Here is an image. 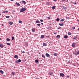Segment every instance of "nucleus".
<instances>
[{"instance_id":"f257e3e1","label":"nucleus","mask_w":79,"mask_h":79,"mask_svg":"<svg viewBox=\"0 0 79 79\" xmlns=\"http://www.w3.org/2000/svg\"><path fill=\"white\" fill-rule=\"evenodd\" d=\"M26 8H23L20 9V12L22 13L23 12H24V11H26Z\"/></svg>"},{"instance_id":"f03ea898","label":"nucleus","mask_w":79,"mask_h":79,"mask_svg":"<svg viewBox=\"0 0 79 79\" xmlns=\"http://www.w3.org/2000/svg\"><path fill=\"white\" fill-rule=\"evenodd\" d=\"M60 76H61V77H64V75L63 73H60Z\"/></svg>"},{"instance_id":"7ed1b4c3","label":"nucleus","mask_w":79,"mask_h":79,"mask_svg":"<svg viewBox=\"0 0 79 79\" xmlns=\"http://www.w3.org/2000/svg\"><path fill=\"white\" fill-rule=\"evenodd\" d=\"M46 56L47 57H50V54H49L47 53L46 54Z\"/></svg>"},{"instance_id":"20e7f679","label":"nucleus","mask_w":79,"mask_h":79,"mask_svg":"<svg viewBox=\"0 0 79 79\" xmlns=\"http://www.w3.org/2000/svg\"><path fill=\"white\" fill-rule=\"evenodd\" d=\"M15 58H17V59H18V56L16 55H15L14 56Z\"/></svg>"},{"instance_id":"39448f33","label":"nucleus","mask_w":79,"mask_h":79,"mask_svg":"<svg viewBox=\"0 0 79 79\" xmlns=\"http://www.w3.org/2000/svg\"><path fill=\"white\" fill-rule=\"evenodd\" d=\"M47 44H46V43H44L43 44V46L44 47H45V46H47Z\"/></svg>"},{"instance_id":"423d86ee","label":"nucleus","mask_w":79,"mask_h":79,"mask_svg":"<svg viewBox=\"0 0 79 79\" xmlns=\"http://www.w3.org/2000/svg\"><path fill=\"white\" fill-rule=\"evenodd\" d=\"M16 5H17V6H20V4H19V3L18 2H16Z\"/></svg>"},{"instance_id":"0eeeda50","label":"nucleus","mask_w":79,"mask_h":79,"mask_svg":"<svg viewBox=\"0 0 79 79\" xmlns=\"http://www.w3.org/2000/svg\"><path fill=\"white\" fill-rule=\"evenodd\" d=\"M0 47L1 48H3V44H0Z\"/></svg>"},{"instance_id":"6e6552de","label":"nucleus","mask_w":79,"mask_h":79,"mask_svg":"<svg viewBox=\"0 0 79 79\" xmlns=\"http://www.w3.org/2000/svg\"><path fill=\"white\" fill-rule=\"evenodd\" d=\"M64 39H67V38H68V36L66 35H65L64 36Z\"/></svg>"},{"instance_id":"1a4fd4ad","label":"nucleus","mask_w":79,"mask_h":79,"mask_svg":"<svg viewBox=\"0 0 79 79\" xmlns=\"http://www.w3.org/2000/svg\"><path fill=\"white\" fill-rule=\"evenodd\" d=\"M44 35H42L41 36V38L42 39H44Z\"/></svg>"},{"instance_id":"9d476101","label":"nucleus","mask_w":79,"mask_h":79,"mask_svg":"<svg viewBox=\"0 0 79 79\" xmlns=\"http://www.w3.org/2000/svg\"><path fill=\"white\" fill-rule=\"evenodd\" d=\"M56 37L57 38H60V35H58L56 36Z\"/></svg>"},{"instance_id":"9b49d317","label":"nucleus","mask_w":79,"mask_h":79,"mask_svg":"<svg viewBox=\"0 0 79 79\" xmlns=\"http://www.w3.org/2000/svg\"><path fill=\"white\" fill-rule=\"evenodd\" d=\"M72 46L73 47H75V43H73L72 44Z\"/></svg>"},{"instance_id":"f8f14e48","label":"nucleus","mask_w":79,"mask_h":79,"mask_svg":"<svg viewBox=\"0 0 79 79\" xmlns=\"http://www.w3.org/2000/svg\"><path fill=\"white\" fill-rule=\"evenodd\" d=\"M48 74L50 75V76H52V74H53V73H50V72H49Z\"/></svg>"},{"instance_id":"ddd939ff","label":"nucleus","mask_w":79,"mask_h":79,"mask_svg":"<svg viewBox=\"0 0 79 79\" xmlns=\"http://www.w3.org/2000/svg\"><path fill=\"white\" fill-rule=\"evenodd\" d=\"M22 2L23 3H24V4H26V2H25L24 1H22Z\"/></svg>"},{"instance_id":"4468645a","label":"nucleus","mask_w":79,"mask_h":79,"mask_svg":"<svg viewBox=\"0 0 79 79\" xmlns=\"http://www.w3.org/2000/svg\"><path fill=\"white\" fill-rule=\"evenodd\" d=\"M36 23H40V21L39 20H37L36 21Z\"/></svg>"},{"instance_id":"2eb2a0df","label":"nucleus","mask_w":79,"mask_h":79,"mask_svg":"<svg viewBox=\"0 0 79 79\" xmlns=\"http://www.w3.org/2000/svg\"><path fill=\"white\" fill-rule=\"evenodd\" d=\"M59 24L60 26H63V25H64V23H59Z\"/></svg>"},{"instance_id":"dca6fc26","label":"nucleus","mask_w":79,"mask_h":79,"mask_svg":"<svg viewBox=\"0 0 79 79\" xmlns=\"http://www.w3.org/2000/svg\"><path fill=\"white\" fill-rule=\"evenodd\" d=\"M13 22H9V24L10 25H12L13 24Z\"/></svg>"},{"instance_id":"f3484780","label":"nucleus","mask_w":79,"mask_h":79,"mask_svg":"<svg viewBox=\"0 0 79 79\" xmlns=\"http://www.w3.org/2000/svg\"><path fill=\"white\" fill-rule=\"evenodd\" d=\"M12 75H15V72H12Z\"/></svg>"},{"instance_id":"a211bd4d","label":"nucleus","mask_w":79,"mask_h":79,"mask_svg":"<svg viewBox=\"0 0 79 79\" xmlns=\"http://www.w3.org/2000/svg\"><path fill=\"white\" fill-rule=\"evenodd\" d=\"M35 63H38L39 62V60H36L35 61Z\"/></svg>"},{"instance_id":"6ab92c4d","label":"nucleus","mask_w":79,"mask_h":79,"mask_svg":"<svg viewBox=\"0 0 79 79\" xmlns=\"http://www.w3.org/2000/svg\"><path fill=\"white\" fill-rule=\"evenodd\" d=\"M0 72L1 73V74H3V72L2 70L0 71Z\"/></svg>"},{"instance_id":"aec40b11","label":"nucleus","mask_w":79,"mask_h":79,"mask_svg":"<svg viewBox=\"0 0 79 79\" xmlns=\"http://www.w3.org/2000/svg\"><path fill=\"white\" fill-rule=\"evenodd\" d=\"M6 40H7V41H10V39L9 38H7L6 39Z\"/></svg>"},{"instance_id":"412c9836","label":"nucleus","mask_w":79,"mask_h":79,"mask_svg":"<svg viewBox=\"0 0 79 79\" xmlns=\"http://www.w3.org/2000/svg\"><path fill=\"white\" fill-rule=\"evenodd\" d=\"M56 21H60V19H59V18H57L56 19Z\"/></svg>"},{"instance_id":"4be33fe9","label":"nucleus","mask_w":79,"mask_h":79,"mask_svg":"<svg viewBox=\"0 0 79 79\" xmlns=\"http://www.w3.org/2000/svg\"><path fill=\"white\" fill-rule=\"evenodd\" d=\"M73 54H74L75 55H77V53H75L74 52H73Z\"/></svg>"},{"instance_id":"5701e85b","label":"nucleus","mask_w":79,"mask_h":79,"mask_svg":"<svg viewBox=\"0 0 79 79\" xmlns=\"http://www.w3.org/2000/svg\"><path fill=\"white\" fill-rule=\"evenodd\" d=\"M73 39H77V37H76V36H75V37H73Z\"/></svg>"},{"instance_id":"b1692460","label":"nucleus","mask_w":79,"mask_h":79,"mask_svg":"<svg viewBox=\"0 0 79 79\" xmlns=\"http://www.w3.org/2000/svg\"><path fill=\"white\" fill-rule=\"evenodd\" d=\"M35 29H32V32H35Z\"/></svg>"},{"instance_id":"393cba45","label":"nucleus","mask_w":79,"mask_h":79,"mask_svg":"<svg viewBox=\"0 0 79 79\" xmlns=\"http://www.w3.org/2000/svg\"><path fill=\"white\" fill-rule=\"evenodd\" d=\"M68 34L69 35H71V34H72V33H71V32H69L68 33Z\"/></svg>"},{"instance_id":"a878e982","label":"nucleus","mask_w":79,"mask_h":79,"mask_svg":"<svg viewBox=\"0 0 79 79\" xmlns=\"http://www.w3.org/2000/svg\"><path fill=\"white\" fill-rule=\"evenodd\" d=\"M52 9H55V6H54L52 7Z\"/></svg>"},{"instance_id":"bb28decb","label":"nucleus","mask_w":79,"mask_h":79,"mask_svg":"<svg viewBox=\"0 0 79 79\" xmlns=\"http://www.w3.org/2000/svg\"><path fill=\"white\" fill-rule=\"evenodd\" d=\"M54 56H57V55L56 54V53H54Z\"/></svg>"},{"instance_id":"cd10ccee","label":"nucleus","mask_w":79,"mask_h":79,"mask_svg":"<svg viewBox=\"0 0 79 79\" xmlns=\"http://www.w3.org/2000/svg\"><path fill=\"white\" fill-rule=\"evenodd\" d=\"M6 18H10V16H6Z\"/></svg>"},{"instance_id":"c85d7f7f","label":"nucleus","mask_w":79,"mask_h":79,"mask_svg":"<svg viewBox=\"0 0 79 79\" xmlns=\"http://www.w3.org/2000/svg\"><path fill=\"white\" fill-rule=\"evenodd\" d=\"M15 39V37H12V40H14Z\"/></svg>"},{"instance_id":"c756f323","label":"nucleus","mask_w":79,"mask_h":79,"mask_svg":"<svg viewBox=\"0 0 79 79\" xmlns=\"http://www.w3.org/2000/svg\"><path fill=\"white\" fill-rule=\"evenodd\" d=\"M19 23H22V21L21 20H19Z\"/></svg>"},{"instance_id":"7c9ffc66","label":"nucleus","mask_w":79,"mask_h":79,"mask_svg":"<svg viewBox=\"0 0 79 79\" xmlns=\"http://www.w3.org/2000/svg\"><path fill=\"white\" fill-rule=\"evenodd\" d=\"M7 45H10V43H6Z\"/></svg>"},{"instance_id":"2f4dec72","label":"nucleus","mask_w":79,"mask_h":79,"mask_svg":"<svg viewBox=\"0 0 79 79\" xmlns=\"http://www.w3.org/2000/svg\"><path fill=\"white\" fill-rule=\"evenodd\" d=\"M62 2H66V0H62Z\"/></svg>"},{"instance_id":"473e14b6","label":"nucleus","mask_w":79,"mask_h":79,"mask_svg":"<svg viewBox=\"0 0 79 79\" xmlns=\"http://www.w3.org/2000/svg\"><path fill=\"white\" fill-rule=\"evenodd\" d=\"M37 26H40V24L39 23H38L37 24Z\"/></svg>"},{"instance_id":"72a5a7b5","label":"nucleus","mask_w":79,"mask_h":79,"mask_svg":"<svg viewBox=\"0 0 79 79\" xmlns=\"http://www.w3.org/2000/svg\"><path fill=\"white\" fill-rule=\"evenodd\" d=\"M21 60L20 59H19L18 60V62H21Z\"/></svg>"},{"instance_id":"f704fd0d","label":"nucleus","mask_w":79,"mask_h":79,"mask_svg":"<svg viewBox=\"0 0 79 79\" xmlns=\"http://www.w3.org/2000/svg\"><path fill=\"white\" fill-rule=\"evenodd\" d=\"M40 21L41 22H44V21H43V20H42V19H40Z\"/></svg>"},{"instance_id":"c9c22d12","label":"nucleus","mask_w":79,"mask_h":79,"mask_svg":"<svg viewBox=\"0 0 79 79\" xmlns=\"http://www.w3.org/2000/svg\"><path fill=\"white\" fill-rule=\"evenodd\" d=\"M42 57H43V58H45V56H44V55H42Z\"/></svg>"},{"instance_id":"e433bc0d","label":"nucleus","mask_w":79,"mask_h":79,"mask_svg":"<svg viewBox=\"0 0 79 79\" xmlns=\"http://www.w3.org/2000/svg\"><path fill=\"white\" fill-rule=\"evenodd\" d=\"M60 21H64V19H62L60 20Z\"/></svg>"},{"instance_id":"4c0bfd02","label":"nucleus","mask_w":79,"mask_h":79,"mask_svg":"<svg viewBox=\"0 0 79 79\" xmlns=\"http://www.w3.org/2000/svg\"><path fill=\"white\" fill-rule=\"evenodd\" d=\"M4 13H8V11L7 10L5 11L4 12Z\"/></svg>"},{"instance_id":"58836bf2","label":"nucleus","mask_w":79,"mask_h":79,"mask_svg":"<svg viewBox=\"0 0 79 79\" xmlns=\"http://www.w3.org/2000/svg\"><path fill=\"white\" fill-rule=\"evenodd\" d=\"M77 55H79V51H78V52H77Z\"/></svg>"},{"instance_id":"ea45409f","label":"nucleus","mask_w":79,"mask_h":79,"mask_svg":"<svg viewBox=\"0 0 79 79\" xmlns=\"http://www.w3.org/2000/svg\"><path fill=\"white\" fill-rule=\"evenodd\" d=\"M25 45H26V46H28V44H27V43Z\"/></svg>"},{"instance_id":"a19ab883","label":"nucleus","mask_w":79,"mask_h":79,"mask_svg":"<svg viewBox=\"0 0 79 79\" xmlns=\"http://www.w3.org/2000/svg\"><path fill=\"white\" fill-rule=\"evenodd\" d=\"M72 28H73V29H75L76 28H75V27H73Z\"/></svg>"},{"instance_id":"79ce46f5","label":"nucleus","mask_w":79,"mask_h":79,"mask_svg":"<svg viewBox=\"0 0 79 79\" xmlns=\"http://www.w3.org/2000/svg\"><path fill=\"white\" fill-rule=\"evenodd\" d=\"M63 9L64 10H66V7H63Z\"/></svg>"},{"instance_id":"37998d69","label":"nucleus","mask_w":79,"mask_h":79,"mask_svg":"<svg viewBox=\"0 0 79 79\" xmlns=\"http://www.w3.org/2000/svg\"><path fill=\"white\" fill-rule=\"evenodd\" d=\"M16 63L17 64H18V61H16Z\"/></svg>"},{"instance_id":"c03bdc74","label":"nucleus","mask_w":79,"mask_h":79,"mask_svg":"<svg viewBox=\"0 0 79 79\" xmlns=\"http://www.w3.org/2000/svg\"><path fill=\"white\" fill-rule=\"evenodd\" d=\"M76 4H77V2H74V5H76Z\"/></svg>"},{"instance_id":"a18cd8bd","label":"nucleus","mask_w":79,"mask_h":79,"mask_svg":"<svg viewBox=\"0 0 79 79\" xmlns=\"http://www.w3.org/2000/svg\"><path fill=\"white\" fill-rule=\"evenodd\" d=\"M47 18H48V19H50V17H47Z\"/></svg>"},{"instance_id":"49530a36","label":"nucleus","mask_w":79,"mask_h":79,"mask_svg":"<svg viewBox=\"0 0 79 79\" xmlns=\"http://www.w3.org/2000/svg\"><path fill=\"white\" fill-rule=\"evenodd\" d=\"M41 24H42V25H43V24H44V23H41Z\"/></svg>"},{"instance_id":"de8ad7c7","label":"nucleus","mask_w":79,"mask_h":79,"mask_svg":"<svg viewBox=\"0 0 79 79\" xmlns=\"http://www.w3.org/2000/svg\"><path fill=\"white\" fill-rule=\"evenodd\" d=\"M48 37L49 38H50V35H49V36H48Z\"/></svg>"},{"instance_id":"09e8293b","label":"nucleus","mask_w":79,"mask_h":79,"mask_svg":"<svg viewBox=\"0 0 79 79\" xmlns=\"http://www.w3.org/2000/svg\"><path fill=\"white\" fill-rule=\"evenodd\" d=\"M22 53H25V52H24L23 51Z\"/></svg>"},{"instance_id":"8fccbe9b","label":"nucleus","mask_w":79,"mask_h":79,"mask_svg":"<svg viewBox=\"0 0 79 79\" xmlns=\"http://www.w3.org/2000/svg\"><path fill=\"white\" fill-rule=\"evenodd\" d=\"M67 77H69V76H67Z\"/></svg>"},{"instance_id":"3c124183","label":"nucleus","mask_w":79,"mask_h":79,"mask_svg":"<svg viewBox=\"0 0 79 79\" xmlns=\"http://www.w3.org/2000/svg\"><path fill=\"white\" fill-rule=\"evenodd\" d=\"M54 34H56V33H54Z\"/></svg>"},{"instance_id":"603ef678","label":"nucleus","mask_w":79,"mask_h":79,"mask_svg":"<svg viewBox=\"0 0 79 79\" xmlns=\"http://www.w3.org/2000/svg\"><path fill=\"white\" fill-rule=\"evenodd\" d=\"M54 1H55V2H56V0H53Z\"/></svg>"},{"instance_id":"864d4df0","label":"nucleus","mask_w":79,"mask_h":79,"mask_svg":"<svg viewBox=\"0 0 79 79\" xmlns=\"http://www.w3.org/2000/svg\"><path fill=\"white\" fill-rule=\"evenodd\" d=\"M2 26H4V25H3V24H2Z\"/></svg>"},{"instance_id":"5fc2aeb1","label":"nucleus","mask_w":79,"mask_h":79,"mask_svg":"<svg viewBox=\"0 0 79 79\" xmlns=\"http://www.w3.org/2000/svg\"><path fill=\"white\" fill-rule=\"evenodd\" d=\"M11 0V1H13L15 0Z\"/></svg>"},{"instance_id":"6e6d98bb","label":"nucleus","mask_w":79,"mask_h":79,"mask_svg":"<svg viewBox=\"0 0 79 79\" xmlns=\"http://www.w3.org/2000/svg\"><path fill=\"white\" fill-rule=\"evenodd\" d=\"M78 30H79V28L78 29Z\"/></svg>"},{"instance_id":"4d7b16f0","label":"nucleus","mask_w":79,"mask_h":79,"mask_svg":"<svg viewBox=\"0 0 79 79\" xmlns=\"http://www.w3.org/2000/svg\"><path fill=\"white\" fill-rule=\"evenodd\" d=\"M1 15V14L0 13V16Z\"/></svg>"},{"instance_id":"13d9d810","label":"nucleus","mask_w":79,"mask_h":79,"mask_svg":"<svg viewBox=\"0 0 79 79\" xmlns=\"http://www.w3.org/2000/svg\"><path fill=\"white\" fill-rule=\"evenodd\" d=\"M0 40H1V38H0Z\"/></svg>"},{"instance_id":"bf43d9fd","label":"nucleus","mask_w":79,"mask_h":79,"mask_svg":"<svg viewBox=\"0 0 79 79\" xmlns=\"http://www.w3.org/2000/svg\"><path fill=\"white\" fill-rule=\"evenodd\" d=\"M36 79H39V78H36Z\"/></svg>"},{"instance_id":"052dcab7","label":"nucleus","mask_w":79,"mask_h":79,"mask_svg":"<svg viewBox=\"0 0 79 79\" xmlns=\"http://www.w3.org/2000/svg\"><path fill=\"white\" fill-rule=\"evenodd\" d=\"M78 65H79V64H78Z\"/></svg>"}]
</instances>
